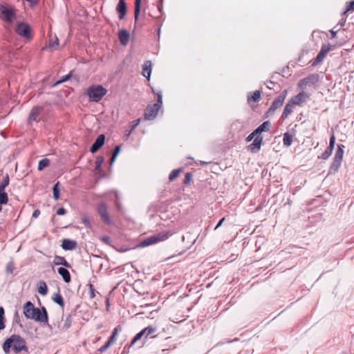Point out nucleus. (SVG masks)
<instances>
[{
  "mask_svg": "<svg viewBox=\"0 0 354 354\" xmlns=\"http://www.w3.org/2000/svg\"><path fill=\"white\" fill-rule=\"evenodd\" d=\"M24 314L27 319H32L51 328L48 323V313L45 307H41V309L35 308L33 304L28 301L24 306Z\"/></svg>",
  "mask_w": 354,
  "mask_h": 354,
  "instance_id": "1",
  "label": "nucleus"
},
{
  "mask_svg": "<svg viewBox=\"0 0 354 354\" xmlns=\"http://www.w3.org/2000/svg\"><path fill=\"white\" fill-rule=\"evenodd\" d=\"M107 93V90L102 85H93L89 86L86 92L90 102H98Z\"/></svg>",
  "mask_w": 354,
  "mask_h": 354,
  "instance_id": "2",
  "label": "nucleus"
},
{
  "mask_svg": "<svg viewBox=\"0 0 354 354\" xmlns=\"http://www.w3.org/2000/svg\"><path fill=\"white\" fill-rule=\"evenodd\" d=\"M10 338L12 344V350L15 353H19L22 351L26 353L28 352V348L24 338L16 334L12 335Z\"/></svg>",
  "mask_w": 354,
  "mask_h": 354,
  "instance_id": "3",
  "label": "nucleus"
},
{
  "mask_svg": "<svg viewBox=\"0 0 354 354\" xmlns=\"http://www.w3.org/2000/svg\"><path fill=\"white\" fill-rule=\"evenodd\" d=\"M13 29L20 37L30 40L32 38V30L28 24H14Z\"/></svg>",
  "mask_w": 354,
  "mask_h": 354,
  "instance_id": "4",
  "label": "nucleus"
},
{
  "mask_svg": "<svg viewBox=\"0 0 354 354\" xmlns=\"http://www.w3.org/2000/svg\"><path fill=\"white\" fill-rule=\"evenodd\" d=\"M319 81L318 74H311L301 79L298 83V87L300 90H305L308 87L315 86Z\"/></svg>",
  "mask_w": 354,
  "mask_h": 354,
  "instance_id": "5",
  "label": "nucleus"
},
{
  "mask_svg": "<svg viewBox=\"0 0 354 354\" xmlns=\"http://www.w3.org/2000/svg\"><path fill=\"white\" fill-rule=\"evenodd\" d=\"M168 238L167 233H160L158 234H155L151 236L146 238L140 243V247H147L155 243H158L159 241H164Z\"/></svg>",
  "mask_w": 354,
  "mask_h": 354,
  "instance_id": "6",
  "label": "nucleus"
},
{
  "mask_svg": "<svg viewBox=\"0 0 354 354\" xmlns=\"http://www.w3.org/2000/svg\"><path fill=\"white\" fill-rule=\"evenodd\" d=\"M161 105L159 103H154L147 106L145 111V119L151 120L156 118Z\"/></svg>",
  "mask_w": 354,
  "mask_h": 354,
  "instance_id": "7",
  "label": "nucleus"
},
{
  "mask_svg": "<svg viewBox=\"0 0 354 354\" xmlns=\"http://www.w3.org/2000/svg\"><path fill=\"white\" fill-rule=\"evenodd\" d=\"M310 95L309 93L306 92L304 90L301 91L295 96H293L289 102L292 105L302 106L308 99H309Z\"/></svg>",
  "mask_w": 354,
  "mask_h": 354,
  "instance_id": "8",
  "label": "nucleus"
},
{
  "mask_svg": "<svg viewBox=\"0 0 354 354\" xmlns=\"http://www.w3.org/2000/svg\"><path fill=\"white\" fill-rule=\"evenodd\" d=\"M345 146L343 145H337V149L333 158V162L332 164V168L335 170H337L340 167L344 156V149Z\"/></svg>",
  "mask_w": 354,
  "mask_h": 354,
  "instance_id": "9",
  "label": "nucleus"
},
{
  "mask_svg": "<svg viewBox=\"0 0 354 354\" xmlns=\"http://www.w3.org/2000/svg\"><path fill=\"white\" fill-rule=\"evenodd\" d=\"M97 212L101 217L102 221L106 225L111 224V220L109 217L107 206L105 203H101L97 207Z\"/></svg>",
  "mask_w": 354,
  "mask_h": 354,
  "instance_id": "10",
  "label": "nucleus"
},
{
  "mask_svg": "<svg viewBox=\"0 0 354 354\" xmlns=\"http://www.w3.org/2000/svg\"><path fill=\"white\" fill-rule=\"evenodd\" d=\"M0 17L3 20L12 21L17 19L15 10L8 7L0 5Z\"/></svg>",
  "mask_w": 354,
  "mask_h": 354,
  "instance_id": "11",
  "label": "nucleus"
},
{
  "mask_svg": "<svg viewBox=\"0 0 354 354\" xmlns=\"http://www.w3.org/2000/svg\"><path fill=\"white\" fill-rule=\"evenodd\" d=\"M270 126V122L269 121L263 122L260 126H259L252 133H251L246 138L247 142H250L253 138L260 134L262 132H266L269 131V128Z\"/></svg>",
  "mask_w": 354,
  "mask_h": 354,
  "instance_id": "12",
  "label": "nucleus"
},
{
  "mask_svg": "<svg viewBox=\"0 0 354 354\" xmlns=\"http://www.w3.org/2000/svg\"><path fill=\"white\" fill-rule=\"evenodd\" d=\"M287 91L285 90L283 92V94L278 96L274 100V102H272L271 106L270 107V109L268 110L267 111V115H270L274 113V112L275 111V110H277V109H279L280 106H282L284 100H285V98H286V93Z\"/></svg>",
  "mask_w": 354,
  "mask_h": 354,
  "instance_id": "13",
  "label": "nucleus"
},
{
  "mask_svg": "<svg viewBox=\"0 0 354 354\" xmlns=\"http://www.w3.org/2000/svg\"><path fill=\"white\" fill-rule=\"evenodd\" d=\"M335 144V134L333 133L332 136L330 138V142L329 146L327 148V149L325 150L324 152H323L320 156L321 158L324 160H327L331 155L334 149Z\"/></svg>",
  "mask_w": 354,
  "mask_h": 354,
  "instance_id": "14",
  "label": "nucleus"
},
{
  "mask_svg": "<svg viewBox=\"0 0 354 354\" xmlns=\"http://www.w3.org/2000/svg\"><path fill=\"white\" fill-rule=\"evenodd\" d=\"M104 141L105 136L104 134L98 136L94 143L91 145L90 151L93 153L97 152L104 145Z\"/></svg>",
  "mask_w": 354,
  "mask_h": 354,
  "instance_id": "15",
  "label": "nucleus"
},
{
  "mask_svg": "<svg viewBox=\"0 0 354 354\" xmlns=\"http://www.w3.org/2000/svg\"><path fill=\"white\" fill-rule=\"evenodd\" d=\"M262 141L263 137L261 136H257L255 137L253 142L248 147V149L252 153L259 151L261 149Z\"/></svg>",
  "mask_w": 354,
  "mask_h": 354,
  "instance_id": "16",
  "label": "nucleus"
},
{
  "mask_svg": "<svg viewBox=\"0 0 354 354\" xmlns=\"http://www.w3.org/2000/svg\"><path fill=\"white\" fill-rule=\"evenodd\" d=\"M116 11L118 14L119 20H124L127 12V6L124 0H120L116 7Z\"/></svg>",
  "mask_w": 354,
  "mask_h": 354,
  "instance_id": "17",
  "label": "nucleus"
},
{
  "mask_svg": "<svg viewBox=\"0 0 354 354\" xmlns=\"http://www.w3.org/2000/svg\"><path fill=\"white\" fill-rule=\"evenodd\" d=\"M42 110L43 108L41 106H34L29 113L28 123L31 124L33 122L36 121L38 115L41 113Z\"/></svg>",
  "mask_w": 354,
  "mask_h": 354,
  "instance_id": "18",
  "label": "nucleus"
},
{
  "mask_svg": "<svg viewBox=\"0 0 354 354\" xmlns=\"http://www.w3.org/2000/svg\"><path fill=\"white\" fill-rule=\"evenodd\" d=\"M77 247V242L74 240L65 239L62 241V248L65 250H73Z\"/></svg>",
  "mask_w": 354,
  "mask_h": 354,
  "instance_id": "19",
  "label": "nucleus"
},
{
  "mask_svg": "<svg viewBox=\"0 0 354 354\" xmlns=\"http://www.w3.org/2000/svg\"><path fill=\"white\" fill-rule=\"evenodd\" d=\"M151 62L149 60L145 62L142 66V75L147 79V80H150L151 73Z\"/></svg>",
  "mask_w": 354,
  "mask_h": 354,
  "instance_id": "20",
  "label": "nucleus"
},
{
  "mask_svg": "<svg viewBox=\"0 0 354 354\" xmlns=\"http://www.w3.org/2000/svg\"><path fill=\"white\" fill-rule=\"evenodd\" d=\"M57 272L59 274L62 276L64 282L69 283L71 281V274L66 268L60 267L58 268Z\"/></svg>",
  "mask_w": 354,
  "mask_h": 354,
  "instance_id": "21",
  "label": "nucleus"
},
{
  "mask_svg": "<svg viewBox=\"0 0 354 354\" xmlns=\"http://www.w3.org/2000/svg\"><path fill=\"white\" fill-rule=\"evenodd\" d=\"M119 39L121 44L123 46H126L128 44L129 39V32L124 29L121 30L119 32Z\"/></svg>",
  "mask_w": 354,
  "mask_h": 354,
  "instance_id": "22",
  "label": "nucleus"
},
{
  "mask_svg": "<svg viewBox=\"0 0 354 354\" xmlns=\"http://www.w3.org/2000/svg\"><path fill=\"white\" fill-rule=\"evenodd\" d=\"M58 46H59V39H58L56 35H54V37H53L52 34L50 33L49 43H48V46H47V48H50V50L53 51V50H55Z\"/></svg>",
  "mask_w": 354,
  "mask_h": 354,
  "instance_id": "23",
  "label": "nucleus"
},
{
  "mask_svg": "<svg viewBox=\"0 0 354 354\" xmlns=\"http://www.w3.org/2000/svg\"><path fill=\"white\" fill-rule=\"evenodd\" d=\"M53 263L55 265H62L66 268H71V264L65 259L64 257L60 256H55L54 258Z\"/></svg>",
  "mask_w": 354,
  "mask_h": 354,
  "instance_id": "24",
  "label": "nucleus"
},
{
  "mask_svg": "<svg viewBox=\"0 0 354 354\" xmlns=\"http://www.w3.org/2000/svg\"><path fill=\"white\" fill-rule=\"evenodd\" d=\"M157 330V328L153 326H149L148 327L142 329L144 332L145 339L147 338L149 336L152 335Z\"/></svg>",
  "mask_w": 354,
  "mask_h": 354,
  "instance_id": "25",
  "label": "nucleus"
},
{
  "mask_svg": "<svg viewBox=\"0 0 354 354\" xmlns=\"http://www.w3.org/2000/svg\"><path fill=\"white\" fill-rule=\"evenodd\" d=\"M261 97V93L259 91H255L252 94L248 96V101L250 103L252 101L257 102Z\"/></svg>",
  "mask_w": 354,
  "mask_h": 354,
  "instance_id": "26",
  "label": "nucleus"
},
{
  "mask_svg": "<svg viewBox=\"0 0 354 354\" xmlns=\"http://www.w3.org/2000/svg\"><path fill=\"white\" fill-rule=\"evenodd\" d=\"M12 346L10 338H7L2 344V348L5 353H8L10 351V348Z\"/></svg>",
  "mask_w": 354,
  "mask_h": 354,
  "instance_id": "27",
  "label": "nucleus"
},
{
  "mask_svg": "<svg viewBox=\"0 0 354 354\" xmlns=\"http://www.w3.org/2000/svg\"><path fill=\"white\" fill-rule=\"evenodd\" d=\"M53 300L61 307L64 306V301L62 296L59 293H56L53 297Z\"/></svg>",
  "mask_w": 354,
  "mask_h": 354,
  "instance_id": "28",
  "label": "nucleus"
},
{
  "mask_svg": "<svg viewBox=\"0 0 354 354\" xmlns=\"http://www.w3.org/2000/svg\"><path fill=\"white\" fill-rule=\"evenodd\" d=\"M119 331L120 329L118 327L115 328L112 332L111 335L109 337L108 342L112 345L115 343Z\"/></svg>",
  "mask_w": 354,
  "mask_h": 354,
  "instance_id": "29",
  "label": "nucleus"
},
{
  "mask_svg": "<svg viewBox=\"0 0 354 354\" xmlns=\"http://www.w3.org/2000/svg\"><path fill=\"white\" fill-rule=\"evenodd\" d=\"M141 0H135V20H138V16L140 11Z\"/></svg>",
  "mask_w": 354,
  "mask_h": 354,
  "instance_id": "30",
  "label": "nucleus"
},
{
  "mask_svg": "<svg viewBox=\"0 0 354 354\" xmlns=\"http://www.w3.org/2000/svg\"><path fill=\"white\" fill-rule=\"evenodd\" d=\"M59 182H57L53 188V195L55 200H58L59 198Z\"/></svg>",
  "mask_w": 354,
  "mask_h": 354,
  "instance_id": "31",
  "label": "nucleus"
},
{
  "mask_svg": "<svg viewBox=\"0 0 354 354\" xmlns=\"http://www.w3.org/2000/svg\"><path fill=\"white\" fill-rule=\"evenodd\" d=\"M9 183H10L9 176L8 174H6L3 176V179L1 181V183H0V190L5 191V189L9 185Z\"/></svg>",
  "mask_w": 354,
  "mask_h": 354,
  "instance_id": "32",
  "label": "nucleus"
},
{
  "mask_svg": "<svg viewBox=\"0 0 354 354\" xmlns=\"http://www.w3.org/2000/svg\"><path fill=\"white\" fill-rule=\"evenodd\" d=\"M38 292L41 295H46L48 292V288L44 281H41L38 288Z\"/></svg>",
  "mask_w": 354,
  "mask_h": 354,
  "instance_id": "33",
  "label": "nucleus"
},
{
  "mask_svg": "<svg viewBox=\"0 0 354 354\" xmlns=\"http://www.w3.org/2000/svg\"><path fill=\"white\" fill-rule=\"evenodd\" d=\"M50 164V160L48 158L41 159L38 164V170L41 171L45 167H48Z\"/></svg>",
  "mask_w": 354,
  "mask_h": 354,
  "instance_id": "34",
  "label": "nucleus"
},
{
  "mask_svg": "<svg viewBox=\"0 0 354 354\" xmlns=\"http://www.w3.org/2000/svg\"><path fill=\"white\" fill-rule=\"evenodd\" d=\"M8 201V194L5 191L0 190V205L6 204Z\"/></svg>",
  "mask_w": 354,
  "mask_h": 354,
  "instance_id": "35",
  "label": "nucleus"
},
{
  "mask_svg": "<svg viewBox=\"0 0 354 354\" xmlns=\"http://www.w3.org/2000/svg\"><path fill=\"white\" fill-rule=\"evenodd\" d=\"M120 150H121V148H120V146H119V145L116 146L114 148L113 153H112V156H111V161H110V165H112L114 162L116 157L118 156V155L120 152Z\"/></svg>",
  "mask_w": 354,
  "mask_h": 354,
  "instance_id": "36",
  "label": "nucleus"
},
{
  "mask_svg": "<svg viewBox=\"0 0 354 354\" xmlns=\"http://www.w3.org/2000/svg\"><path fill=\"white\" fill-rule=\"evenodd\" d=\"M15 264H14V262L12 261H10L7 265H6V272L7 274H12L14 270H15Z\"/></svg>",
  "mask_w": 354,
  "mask_h": 354,
  "instance_id": "37",
  "label": "nucleus"
},
{
  "mask_svg": "<svg viewBox=\"0 0 354 354\" xmlns=\"http://www.w3.org/2000/svg\"><path fill=\"white\" fill-rule=\"evenodd\" d=\"M332 48L333 46L330 44H324L322 45L319 52L326 56Z\"/></svg>",
  "mask_w": 354,
  "mask_h": 354,
  "instance_id": "38",
  "label": "nucleus"
},
{
  "mask_svg": "<svg viewBox=\"0 0 354 354\" xmlns=\"http://www.w3.org/2000/svg\"><path fill=\"white\" fill-rule=\"evenodd\" d=\"M180 171L181 169H174L169 174V180L170 181H173L176 178L178 177Z\"/></svg>",
  "mask_w": 354,
  "mask_h": 354,
  "instance_id": "39",
  "label": "nucleus"
},
{
  "mask_svg": "<svg viewBox=\"0 0 354 354\" xmlns=\"http://www.w3.org/2000/svg\"><path fill=\"white\" fill-rule=\"evenodd\" d=\"M71 77V74H68V75H64L62 77V78L57 81L56 82H55L53 85H52V87H55L57 85L62 83V82H64L66 81H67L68 80H69Z\"/></svg>",
  "mask_w": 354,
  "mask_h": 354,
  "instance_id": "40",
  "label": "nucleus"
},
{
  "mask_svg": "<svg viewBox=\"0 0 354 354\" xmlns=\"http://www.w3.org/2000/svg\"><path fill=\"white\" fill-rule=\"evenodd\" d=\"M325 57L326 56L324 55L319 52L317 55L316 58L315 59V60L313 61V66H315L320 63L325 58Z\"/></svg>",
  "mask_w": 354,
  "mask_h": 354,
  "instance_id": "41",
  "label": "nucleus"
},
{
  "mask_svg": "<svg viewBox=\"0 0 354 354\" xmlns=\"http://www.w3.org/2000/svg\"><path fill=\"white\" fill-rule=\"evenodd\" d=\"M142 336H145L144 335V332L142 331V330L139 332L138 333H137L135 337L133 338L131 342V344H130V346H131L132 345H133L137 341H138L139 339H141V337Z\"/></svg>",
  "mask_w": 354,
  "mask_h": 354,
  "instance_id": "42",
  "label": "nucleus"
},
{
  "mask_svg": "<svg viewBox=\"0 0 354 354\" xmlns=\"http://www.w3.org/2000/svg\"><path fill=\"white\" fill-rule=\"evenodd\" d=\"M104 162V158L103 156H98L96 158L95 164V169H98L102 166V163Z\"/></svg>",
  "mask_w": 354,
  "mask_h": 354,
  "instance_id": "43",
  "label": "nucleus"
},
{
  "mask_svg": "<svg viewBox=\"0 0 354 354\" xmlns=\"http://www.w3.org/2000/svg\"><path fill=\"white\" fill-rule=\"evenodd\" d=\"M4 310L3 307H0V330H3L5 328L3 322Z\"/></svg>",
  "mask_w": 354,
  "mask_h": 354,
  "instance_id": "44",
  "label": "nucleus"
},
{
  "mask_svg": "<svg viewBox=\"0 0 354 354\" xmlns=\"http://www.w3.org/2000/svg\"><path fill=\"white\" fill-rule=\"evenodd\" d=\"M140 122V119H137V120L132 121L131 128L130 131L127 134V136H129L131 134V133L139 125Z\"/></svg>",
  "mask_w": 354,
  "mask_h": 354,
  "instance_id": "45",
  "label": "nucleus"
},
{
  "mask_svg": "<svg viewBox=\"0 0 354 354\" xmlns=\"http://www.w3.org/2000/svg\"><path fill=\"white\" fill-rule=\"evenodd\" d=\"M82 223L88 228H91V223L88 220V218H87V216H83L82 217Z\"/></svg>",
  "mask_w": 354,
  "mask_h": 354,
  "instance_id": "46",
  "label": "nucleus"
},
{
  "mask_svg": "<svg viewBox=\"0 0 354 354\" xmlns=\"http://www.w3.org/2000/svg\"><path fill=\"white\" fill-rule=\"evenodd\" d=\"M112 344H110L108 341L105 343L104 345H103L102 346H101L98 351L100 352V353H104L105 352Z\"/></svg>",
  "mask_w": 354,
  "mask_h": 354,
  "instance_id": "47",
  "label": "nucleus"
},
{
  "mask_svg": "<svg viewBox=\"0 0 354 354\" xmlns=\"http://www.w3.org/2000/svg\"><path fill=\"white\" fill-rule=\"evenodd\" d=\"M153 93L157 95L158 100L156 103H159L160 105L162 104V93L160 91L156 92L154 90H153Z\"/></svg>",
  "mask_w": 354,
  "mask_h": 354,
  "instance_id": "48",
  "label": "nucleus"
},
{
  "mask_svg": "<svg viewBox=\"0 0 354 354\" xmlns=\"http://www.w3.org/2000/svg\"><path fill=\"white\" fill-rule=\"evenodd\" d=\"M350 10L354 11V0L348 3L346 10L344 11V13L346 12L347 11H350Z\"/></svg>",
  "mask_w": 354,
  "mask_h": 354,
  "instance_id": "49",
  "label": "nucleus"
},
{
  "mask_svg": "<svg viewBox=\"0 0 354 354\" xmlns=\"http://www.w3.org/2000/svg\"><path fill=\"white\" fill-rule=\"evenodd\" d=\"M88 286H89L90 297L93 299L95 297V289H94L93 286L91 283H89Z\"/></svg>",
  "mask_w": 354,
  "mask_h": 354,
  "instance_id": "50",
  "label": "nucleus"
},
{
  "mask_svg": "<svg viewBox=\"0 0 354 354\" xmlns=\"http://www.w3.org/2000/svg\"><path fill=\"white\" fill-rule=\"evenodd\" d=\"M192 174L190 173H186L183 183L187 184L191 180Z\"/></svg>",
  "mask_w": 354,
  "mask_h": 354,
  "instance_id": "51",
  "label": "nucleus"
},
{
  "mask_svg": "<svg viewBox=\"0 0 354 354\" xmlns=\"http://www.w3.org/2000/svg\"><path fill=\"white\" fill-rule=\"evenodd\" d=\"M56 214L59 216H62L66 214V210L64 207H60L57 210Z\"/></svg>",
  "mask_w": 354,
  "mask_h": 354,
  "instance_id": "52",
  "label": "nucleus"
},
{
  "mask_svg": "<svg viewBox=\"0 0 354 354\" xmlns=\"http://www.w3.org/2000/svg\"><path fill=\"white\" fill-rule=\"evenodd\" d=\"M282 118H288V104H286L284 106L283 111L281 115Z\"/></svg>",
  "mask_w": 354,
  "mask_h": 354,
  "instance_id": "53",
  "label": "nucleus"
},
{
  "mask_svg": "<svg viewBox=\"0 0 354 354\" xmlns=\"http://www.w3.org/2000/svg\"><path fill=\"white\" fill-rule=\"evenodd\" d=\"M288 131H286L283 135V142L284 145L288 146Z\"/></svg>",
  "mask_w": 354,
  "mask_h": 354,
  "instance_id": "54",
  "label": "nucleus"
},
{
  "mask_svg": "<svg viewBox=\"0 0 354 354\" xmlns=\"http://www.w3.org/2000/svg\"><path fill=\"white\" fill-rule=\"evenodd\" d=\"M39 214H40V211H39V209H37L33 212L32 217L37 218L39 216Z\"/></svg>",
  "mask_w": 354,
  "mask_h": 354,
  "instance_id": "55",
  "label": "nucleus"
},
{
  "mask_svg": "<svg viewBox=\"0 0 354 354\" xmlns=\"http://www.w3.org/2000/svg\"><path fill=\"white\" fill-rule=\"evenodd\" d=\"M276 86V84L273 82H269L268 85H267V87L269 88V89H274V86Z\"/></svg>",
  "mask_w": 354,
  "mask_h": 354,
  "instance_id": "56",
  "label": "nucleus"
},
{
  "mask_svg": "<svg viewBox=\"0 0 354 354\" xmlns=\"http://www.w3.org/2000/svg\"><path fill=\"white\" fill-rule=\"evenodd\" d=\"M224 221H225V218H221L219 221V222L218 223V224L216 225V226L215 227L214 230H216L223 224Z\"/></svg>",
  "mask_w": 354,
  "mask_h": 354,
  "instance_id": "57",
  "label": "nucleus"
},
{
  "mask_svg": "<svg viewBox=\"0 0 354 354\" xmlns=\"http://www.w3.org/2000/svg\"><path fill=\"white\" fill-rule=\"evenodd\" d=\"M337 32L334 30H330V38L333 39L336 37Z\"/></svg>",
  "mask_w": 354,
  "mask_h": 354,
  "instance_id": "58",
  "label": "nucleus"
},
{
  "mask_svg": "<svg viewBox=\"0 0 354 354\" xmlns=\"http://www.w3.org/2000/svg\"><path fill=\"white\" fill-rule=\"evenodd\" d=\"M28 3H30V5H35L37 3V0H26Z\"/></svg>",
  "mask_w": 354,
  "mask_h": 354,
  "instance_id": "59",
  "label": "nucleus"
},
{
  "mask_svg": "<svg viewBox=\"0 0 354 354\" xmlns=\"http://www.w3.org/2000/svg\"><path fill=\"white\" fill-rule=\"evenodd\" d=\"M200 165H208V162H205V161H202V160H201V161H200Z\"/></svg>",
  "mask_w": 354,
  "mask_h": 354,
  "instance_id": "60",
  "label": "nucleus"
},
{
  "mask_svg": "<svg viewBox=\"0 0 354 354\" xmlns=\"http://www.w3.org/2000/svg\"><path fill=\"white\" fill-rule=\"evenodd\" d=\"M291 142H292V140H291L290 136H289V141H288L289 145H290Z\"/></svg>",
  "mask_w": 354,
  "mask_h": 354,
  "instance_id": "61",
  "label": "nucleus"
},
{
  "mask_svg": "<svg viewBox=\"0 0 354 354\" xmlns=\"http://www.w3.org/2000/svg\"><path fill=\"white\" fill-rule=\"evenodd\" d=\"M157 31H158V35H160V27L157 29Z\"/></svg>",
  "mask_w": 354,
  "mask_h": 354,
  "instance_id": "62",
  "label": "nucleus"
},
{
  "mask_svg": "<svg viewBox=\"0 0 354 354\" xmlns=\"http://www.w3.org/2000/svg\"><path fill=\"white\" fill-rule=\"evenodd\" d=\"M106 303H107V306H109V299L106 300Z\"/></svg>",
  "mask_w": 354,
  "mask_h": 354,
  "instance_id": "63",
  "label": "nucleus"
},
{
  "mask_svg": "<svg viewBox=\"0 0 354 354\" xmlns=\"http://www.w3.org/2000/svg\"><path fill=\"white\" fill-rule=\"evenodd\" d=\"M1 209H2V205H0V212L1 211Z\"/></svg>",
  "mask_w": 354,
  "mask_h": 354,
  "instance_id": "64",
  "label": "nucleus"
}]
</instances>
